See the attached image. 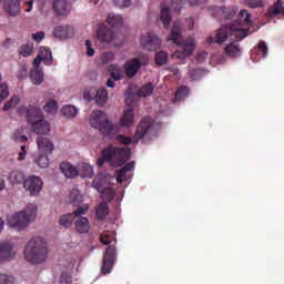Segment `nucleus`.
<instances>
[{
    "label": "nucleus",
    "instance_id": "nucleus-44",
    "mask_svg": "<svg viewBox=\"0 0 284 284\" xmlns=\"http://www.w3.org/2000/svg\"><path fill=\"white\" fill-rule=\"evenodd\" d=\"M70 201L73 203V205H77L83 201V196H81V193H79V190H72L70 193Z\"/></svg>",
    "mask_w": 284,
    "mask_h": 284
},
{
    "label": "nucleus",
    "instance_id": "nucleus-47",
    "mask_svg": "<svg viewBox=\"0 0 284 284\" xmlns=\"http://www.w3.org/2000/svg\"><path fill=\"white\" fill-rule=\"evenodd\" d=\"M12 139L18 143H26V141H28V136L23 135V131L21 130H16L12 135Z\"/></svg>",
    "mask_w": 284,
    "mask_h": 284
},
{
    "label": "nucleus",
    "instance_id": "nucleus-1",
    "mask_svg": "<svg viewBox=\"0 0 284 284\" xmlns=\"http://www.w3.org/2000/svg\"><path fill=\"white\" fill-rule=\"evenodd\" d=\"M250 26H252V14L250 11L242 9L236 20L230 24L222 26V28L215 32V36H210L206 41L207 43H217L219 45L225 43V41L232 39V37H234L236 41H243L245 37L252 34V32H250Z\"/></svg>",
    "mask_w": 284,
    "mask_h": 284
},
{
    "label": "nucleus",
    "instance_id": "nucleus-46",
    "mask_svg": "<svg viewBox=\"0 0 284 284\" xmlns=\"http://www.w3.org/2000/svg\"><path fill=\"white\" fill-rule=\"evenodd\" d=\"M19 105V99L17 97H12L4 105H3V112H8L9 110H12V108H17Z\"/></svg>",
    "mask_w": 284,
    "mask_h": 284
},
{
    "label": "nucleus",
    "instance_id": "nucleus-34",
    "mask_svg": "<svg viewBox=\"0 0 284 284\" xmlns=\"http://www.w3.org/2000/svg\"><path fill=\"white\" fill-rule=\"evenodd\" d=\"M270 17H276L277 14L284 16V2L281 0H277L273 7L268 9Z\"/></svg>",
    "mask_w": 284,
    "mask_h": 284
},
{
    "label": "nucleus",
    "instance_id": "nucleus-48",
    "mask_svg": "<svg viewBox=\"0 0 284 284\" xmlns=\"http://www.w3.org/2000/svg\"><path fill=\"white\" fill-rule=\"evenodd\" d=\"M257 49H258L260 54H262V57H264V58L267 57L268 49H267V44L265 43V41H260L257 44Z\"/></svg>",
    "mask_w": 284,
    "mask_h": 284
},
{
    "label": "nucleus",
    "instance_id": "nucleus-51",
    "mask_svg": "<svg viewBox=\"0 0 284 284\" xmlns=\"http://www.w3.org/2000/svg\"><path fill=\"white\" fill-rule=\"evenodd\" d=\"M113 3L114 6H116V8H129L132 1L131 0H113Z\"/></svg>",
    "mask_w": 284,
    "mask_h": 284
},
{
    "label": "nucleus",
    "instance_id": "nucleus-30",
    "mask_svg": "<svg viewBox=\"0 0 284 284\" xmlns=\"http://www.w3.org/2000/svg\"><path fill=\"white\" fill-rule=\"evenodd\" d=\"M153 92H154V84H152V82H148L136 91V94L138 97H142L145 99L148 97H152Z\"/></svg>",
    "mask_w": 284,
    "mask_h": 284
},
{
    "label": "nucleus",
    "instance_id": "nucleus-56",
    "mask_svg": "<svg viewBox=\"0 0 284 284\" xmlns=\"http://www.w3.org/2000/svg\"><path fill=\"white\" fill-rule=\"evenodd\" d=\"M85 45L88 57H94V49H92V42L90 40H87Z\"/></svg>",
    "mask_w": 284,
    "mask_h": 284
},
{
    "label": "nucleus",
    "instance_id": "nucleus-62",
    "mask_svg": "<svg viewBox=\"0 0 284 284\" xmlns=\"http://www.w3.org/2000/svg\"><path fill=\"white\" fill-rule=\"evenodd\" d=\"M41 61H43V58H41L39 54L36 57V59L33 60V65L34 68H39V65H41Z\"/></svg>",
    "mask_w": 284,
    "mask_h": 284
},
{
    "label": "nucleus",
    "instance_id": "nucleus-38",
    "mask_svg": "<svg viewBox=\"0 0 284 284\" xmlns=\"http://www.w3.org/2000/svg\"><path fill=\"white\" fill-rule=\"evenodd\" d=\"M32 52H34V44L30 41L19 48V54H21V57H31Z\"/></svg>",
    "mask_w": 284,
    "mask_h": 284
},
{
    "label": "nucleus",
    "instance_id": "nucleus-27",
    "mask_svg": "<svg viewBox=\"0 0 284 284\" xmlns=\"http://www.w3.org/2000/svg\"><path fill=\"white\" fill-rule=\"evenodd\" d=\"M187 97H190V89H187L185 85H182L175 91L173 103H181V101H184L187 99Z\"/></svg>",
    "mask_w": 284,
    "mask_h": 284
},
{
    "label": "nucleus",
    "instance_id": "nucleus-13",
    "mask_svg": "<svg viewBox=\"0 0 284 284\" xmlns=\"http://www.w3.org/2000/svg\"><path fill=\"white\" fill-rule=\"evenodd\" d=\"M239 9L235 7H215L213 9V17L219 19L220 21H224L227 19H234L236 17V12Z\"/></svg>",
    "mask_w": 284,
    "mask_h": 284
},
{
    "label": "nucleus",
    "instance_id": "nucleus-39",
    "mask_svg": "<svg viewBox=\"0 0 284 284\" xmlns=\"http://www.w3.org/2000/svg\"><path fill=\"white\" fill-rule=\"evenodd\" d=\"M30 79L34 85H41L43 83V71L32 70L30 73Z\"/></svg>",
    "mask_w": 284,
    "mask_h": 284
},
{
    "label": "nucleus",
    "instance_id": "nucleus-35",
    "mask_svg": "<svg viewBox=\"0 0 284 284\" xmlns=\"http://www.w3.org/2000/svg\"><path fill=\"white\" fill-rule=\"evenodd\" d=\"M105 103H108V89L100 88L97 92V104L103 106Z\"/></svg>",
    "mask_w": 284,
    "mask_h": 284
},
{
    "label": "nucleus",
    "instance_id": "nucleus-11",
    "mask_svg": "<svg viewBox=\"0 0 284 284\" xmlns=\"http://www.w3.org/2000/svg\"><path fill=\"white\" fill-rule=\"evenodd\" d=\"M140 43L143 50H146L148 52H156V50L161 48V39H159V37L152 32L142 34L140 38Z\"/></svg>",
    "mask_w": 284,
    "mask_h": 284
},
{
    "label": "nucleus",
    "instance_id": "nucleus-54",
    "mask_svg": "<svg viewBox=\"0 0 284 284\" xmlns=\"http://www.w3.org/2000/svg\"><path fill=\"white\" fill-rule=\"evenodd\" d=\"M263 6H265L263 0H248L250 8H263Z\"/></svg>",
    "mask_w": 284,
    "mask_h": 284
},
{
    "label": "nucleus",
    "instance_id": "nucleus-61",
    "mask_svg": "<svg viewBox=\"0 0 284 284\" xmlns=\"http://www.w3.org/2000/svg\"><path fill=\"white\" fill-rule=\"evenodd\" d=\"M190 6H203L205 3V0H187Z\"/></svg>",
    "mask_w": 284,
    "mask_h": 284
},
{
    "label": "nucleus",
    "instance_id": "nucleus-37",
    "mask_svg": "<svg viewBox=\"0 0 284 284\" xmlns=\"http://www.w3.org/2000/svg\"><path fill=\"white\" fill-rule=\"evenodd\" d=\"M59 223L62 227H72L74 223V213H68L60 217Z\"/></svg>",
    "mask_w": 284,
    "mask_h": 284
},
{
    "label": "nucleus",
    "instance_id": "nucleus-12",
    "mask_svg": "<svg viewBox=\"0 0 284 284\" xmlns=\"http://www.w3.org/2000/svg\"><path fill=\"white\" fill-rule=\"evenodd\" d=\"M23 187L31 196H39L43 190V180L37 175H30L24 180Z\"/></svg>",
    "mask_w": 284,
    "mask_h": 284
},
{
    "label": "nucleus",
    "instance_id": "nucleus-8",
    "mask_svg": "<svg viewBox=\"0 0 284 284\" xmlns=\"http://www.w3.org/2000/svg\"><path fill=\"white\" fill-rule=\"evenodd\" d=\"M184 3L183 0H171L169 3L163 2L161 4L160 21L163 23L164 28H170L172 23V12H181Z\"/></svg>",
    "mask_w": 284,
    "mask_h": 284
},
{
    "label": "nucleus",
    "instance_id": "nucleus-36",
    "mask_svg": "<svg viewBox=\"0 0 284 284\" xmlns=\"http://www.w3.org/2000/svg\"><path fill=\"white\" fill-rule=\"evenodd\" d=\"M61 113L63 116H67V119H74V116L79 114V110H77V106L69 104L62 108Z\"/></svg>",
    "mask_w": 284,
    "mask_h": 284
},
{
    "label": "nucleus",
    "instance_id": "nucleus-10",
    "mask_svg": "<svg viewBox=\"0 0 284 284\" xmlns=\"http://www.w3.org/2000/svg\"><path fill=\"white\" fill-rule=\"evenodd\" d=\"M148 63H150V61L145 57H136L128 60L124 63V71L126 77L129 79L136 77L141 68H143V65H148Z\"/></svg>",
    "mask_w": 284,
    "mask_h": 284
},
{
    "label": "nucleus",
    "instance_id": "nucleus-4",
    "mask_svg": "<svg viewBox=\"0 0 284 284\" xmlns=\"http://www.w3.org/2000/svg\"><path fill=\"white\" fill-rule=\"evenodd\" d=\"M102 158L98 159V168H103L105 162L112 163L119 168L132 159V150L128 146L116 148L112 144L108 145L101 153Z\"/></svg>",
    "mask_w": 284,
    "mask_h": 284
},
{
    "label": "nucleus",
    "instance_id": "nucleus-18",
    "mask_svg": "<svg viewBox=\"0 0 284 284\" xmlns=\"http://www.w3.org/2000/svg\"><path fill=\"white\" fill-rule=\"evenodd\" d=\"M97 34L98 39L104 43H110L114 39V31L105 24L99 27Z\"/></svg>",
    "mask_w": 284,
    "mask_h": 284
},
{
    "label": "nucleus",
    "instance_id": "nucleus-53",
    "mask_svg": "<svg viewBox=\"0 0 284 284\" xmlns=\"http://www.w3.org/2000/svg\"><path fill=\"white\" fill-rule=\"evenodd\" d=\"M114 61V53L106 52L102 55V63H112Z\"/></svg>",
    "mask_w": 284,
    "mask_h": 284
},
{
    "label": "nucleus",
    "instance_id": "nucleus-31",
    "mask_svg": "<svg viewBox=\"0 0 284 284\" xmlns=\"http://www.w3.org/2000/svg\"><path fill=\"white\" fill-rule=\"evenodd\" d=\"M38 55L42 59L44 65H52V51L49 48L41 47Z\"/></svg>",
    "mask_w": 284,
    "mask_h": 284
},
{
    "label": "nucleus",
    "instance_id": "nucleus-43",
    "mask_svg": "<svg viewBox=\"0 0 284 284\" xmlns=\"http://www.w3.org/2000/svg\"><path fill=\"white\" fill-rule=\"evenodd\" d=\"M36 163L39 168H48L50 165V159H48V154L41 153V155L36 160Z\"/></svg>",
    "mask_w": 284,
    "mask_h": 284
},
{
    "label": "nucleus",
    "instance_id": "nucleus-21",
    "mask_svg": "<svg viewBox=\"0 0 284 284\" xmlns=\"http://www.w3.org/2000/svg\"><path fill=\"white\" fill-rule=\"evenodd\" d=\"M60 170L67 179H75V176H79L78 169L72 165L70 162H62L60 165Z\"/></svg>",
    "mask_w": 284,
    "mask_h": 284
},
{
    "label": "nucleus",
    "instance_id": "nucleus-63",
    "mask_svg": "<svg viewBox=\"0 0 284 284\" xmlns=\"http://www.w3.org/2000/svg\"><path fill=\"white\" fill-rule=\"evenodd\" d=\"M185 22L189 26V30H194V18H189Z\"/></svg>",
    "mask_w": 284,
    "mask_h": 284
},
{
    "label": "nucleus",
    "instance_id": "nucleus-32",
    "mask_svg": "<svg viewBox=\"0 0 284 284\" xmlns=\"http://www.w3.org/2000/svg\"><path fill=\"white\" fill-rule=\"evenodd\" d=\"M108 214H110V207L108 206L106 203H100L97 211H95V216L99 221H103L104 219L108 217Z\"/></svg>",
    "mask_w": 284,
    "mask_h": 284
},
{
    "label": "nucleus",
    "instance_id": "nucleus-60",
    "mask_svg": "<svg viewBox=\"0 0 284 284\" xmlns=\"http://www.w3.org/2000/svg\"><path fill=\"white\" fill-rule=\"evenodd\" d=\"M92 186L95 187V190H98V192H103V186L101 185V182L94 180L92 182Z\"/></svg>",
    "mask_w": 284,
    "mask_h": 284
},
{
    "label": "nucleus",
    "instance_id": "nucleus-15",
    "mask_svg": "<svg viewBox=\"0 0 284 284\" xmlns=\"http://www.w3.org/2000/svg\"><path fill=\"white\" fill-rule=\"evenodd\" d=\"M37 145L41 154H52L54 152V143L48 138L38 136Z\"/></svg>",
    "mask_w": 284,
    "mask_h": 284
},
{
    "label": "nucleus",
    "instance_id": "nucleus-59",
    "mask_svg": "<svg viewBox=\"0 0 284 284\" xmlns=\"http://www.w3.org/2000/svg\"><path fill=\"white\" fill-rule=\"evenodd\" d=\"M196 59H197L199 63H203V61H205V59H207V53L201 52L197 54Z\"/></svg>",
    "mask_w": 284,
    "mask_h": 284
},
{
    "label": "nucleus",
    "instance_id": "nucleus-25",
    "mask_svg": "<svg viewBox=\"0 0 284 284\" xmlns=\"http://www.w3.org/2000/svg\"><path fill=\"white\" fill-rule=\"evenodd\" d=\"M94 174V169L92 165L88 163H82L78 168V176H81L82 179H90Z\"/></svg>",
    "mask_w": 284,
    "mask_h": 284
},
{
    "label": "nucleus",
    "instance_id": "nucleus-2",
    "mask_svg": "<svg viewBox=\"0 0 284 284\" xmlns=\"http://www.w3.org/2000/svg\"><path fill=\"white\" fill-rule=\"evenodd\" d=\"M20 116H24L36 134H49L50 123L45 121L43 111L39 106H20L17 110Z\"/></svg>",
    "mask_w": 284,
    "mask_h": 284
},
{
    "label": "nucleus",
    "instance_id": "nucleus-41",
    "mask_svg": "<svg viewBox=\"0 0 284 284\" xmlns=\"http://www.w3.org/2000/svg\"><path fill=\"white\" fill-rule=\"evenodd\" d=\"M101 194H102V197L105 199V201H113L114 196H116V193L112 187H104Z\"/></svg>",
    "mask_w": 284,
    "mask_h": 284
},
{
    "label": "nucleus",
    "instance_id": "nucleus-19",
    "mask_svg": "<svg viewBox=\"0 0 284 284\" xmlns=\"http://www.w3.org/2000/svg\"><path fill=\"white\" fill-rule=\"evenodd\" d=\"M108 119V115L105 114V112L103 111H93L90 119H89V123L91 125V128H94L95 130H98V128H100V125Z\"/></svg>",
    "mask_w": 284,
    "mask_h": 284
},
{
    "label": "nucleus",
    "instance_id": "nucleus-17",
    "mask_svg": "<svg viewBox=\"0 0 284 284\" xmlns=\"http://www.w3.org/2000/svg\"><path fill=\"white\" fill-rule=\"evenodd\" d=\"M74 34V29L70 26H58L53 29L54 39H70Z\"/></svg>",
    "mask_w": 284,
    "mask_h": 284
},
{
    "label": "nucleus",
    "instance_id": "nucleus-7",
    "mask_svg": "<svg viewBox=\"0 0 284 284\" xmlns=\"http://www.w3.org/2000/svg\"><path fill=\"white\" fill-rule=\"evenodd\" d=\"M100 243L103 245H110L105 252L102 260V273L110 274L112 272V267H114V261H116V240L114 236L104 233L100 236Z\"/></svg>",
    "mask_w": 284,
    "mask_h": 284
},
{
    "label": "nucleus",
    "instance_id": "nucleus-57",
    "mask_svg": "<svg viewBox=\"0 0 284 284\" xmlns=\"http://www.w3.org/2000/svg\"><path fill=\"white\" fill-rule=\"evenodd\" d=\"M27 155H28V151L26 150V145H22L21 151L18 154V161H26Z\"/></svg>",
    "mask_w": 284,
    "mask_h": 284
},
{
    "label": "nucleus",
    "instance_id": "nucleus-40",
    "mask_svg": "<svg viewBox=\"0 0 284 284\" xmlns=\"http://www.w3.org/2000/svg\"><path fill=\"white\" fill-rule=\"evenodd\" d=\"M43 110L44 112H47V114H51V116H54L58 110L57 101L50 100L44 104Z\"/></svg>",
    "mask_w": 284,
    "mask_h": 284
},
{
    "label": "nucleus",
    "instance_id": "nucleus-58",
    "mask_svg": "<svg viewBox=\"0 0 284 284\" xmlns=\"http://www.w3.org/2000/svg\"><path fill=\"white\" fill-rule=\"evenodd\" d=\"M111 77H112L113 81H121V79H123V73H121L119 71H112Z\"/></svg>",
    "mask_w": 284,
    "mask_h": 284
},
{
    "label": "nucleus",
    "instance_id": "nucleus-50",
    "mask_svg": "<svg viewBox=\"0 0 284 284\" xmlns=\"http://www.w3.org/2000/svg\"><path fill=\"white\" fill-rule=\"evenodd\" d=\"M116 141L122 143V145H130V143H132V138L119 134L116 135Z\"/></svg>",
    "mask_w": 284,
    "mask_h": 284
},
{
    "label": "nucleus",
    "instance_id": "nucleus-45",
    "mask_svg": "<svg viewBox=\"0 0 284 284\" xmlns=\"http://www.w3.org/2000/svg\"><path fill=\"white\" fill-rule=\"evenodd\" d=\"M17 282V278L14 275L10 274H0V284H14Z\"/></svg>",
    "mask_w": 284,
    "mask_h": 284
},
{
    "label": "nucleus",
    "instance_id": "nucleus-52",
    "mask_svg": "<svg viewBox=\"0 0 284 284\" xmlns=\"http://www.w3.org/2000/svg\"><path fill=\"white\" fill-rule=\"evenodd\" d=\"M32 39L33 41H36L37 43H41V41H43V39H45V32L43 31H39L37 33L32 34Z\"/></svg>",
    "mask_w": 284,
    "mask_h": 284
},
{
    "label": "nucleus",
    "instance_id": "nucleus-64",
    "mask_svg": "<svg viewBox=\"0 0 284 284\" xmlns=\"http://www.w3.org/2000/svg\"><path fill=\"white\" fill-rule=\"evenodd\" d=\"M116 84L114 83V80H112L111 78L108 79L106 81V88H114Z\"/></svg>",
    "mask_w": 284,
    "mask_h": 284
},
{
    "label": "nucleus",
    "instance_id": "nucleus-23",
    "mask_svg": "<svg viewBox=\"0 0 284 284\" xmlns=\"http://www.w3.org/2000/svg\"><path fill=\"white\" fill-rule=\"evenodd\" d=\"M4 10L10 17H17L20 12L19 0H4Z\"/></svg>",
    "mask_w": 284,
    "mask_h": 284
},
{
    "label": "nucleus",
    "instance_id": "nucleus-28",
    "mask_svg": "<svg viewBox=\"0 0 284 284\" xmlns=\"http://www.w3.org/2000/svg\"><path fill=\"white\" fill-rule=\"evenodd\" d=\"M9 181L12 185H21V183H26V175L21 171H12L9 174Z\"/></svg>",
    "mask_w": 284,
    "mask_h": 284
},
{
    "label": "nucleus",
    "instance_id": "nucleus-22",
    "mask_svg": "<svg viewBox=\"0 0 284 284\" xmlns=\"http://www.w3.org/2000/svg\"><path fill=\"white\" fill-rule=\"evenodd\" d=\"M134 170V161L129 162L125 166H123L116 174L118 183H123V181H128L130 179V172Z\"/></svg>",
    "mask_w": 284,
    "mask_h": 284
},
{
    "label": "nucleus",
    "instance_id": "nucleus-3",
    "mask_svg": "<svg viewBox=\"0 0 284 284\" xmlns=\"http://www.w3.org/2000/svg\"><path fill=\"white\" fill-rule=\"evenodd\" d=\"M48 242L43 237H32L24 247V258L31 265H41L48 261Z\"/></svg>",
    "mask_w": 284,
    "mask_h": 284
},
{
    "label": "nucleus",
    "instance_id": "nucleus-42",
    "mask_svg": "<svg viewBox=\"0 0 284 284\" xmlns=\"http://www.w3.org/2000/svg\"><path fill=\"white\" fill-rule=\"evenodd\" d=\"M155 63L158 65H165L168 63V52L160 51L155 54Z\"/></svg>",
    "mask_w": 284,
    "mask_h": 284
},
{
    "label": "nucleus",
    "instance_id": "nucleus-9",
    "mask_svg": "<svg viewBox=\"0 0 284 284\" xmlns=\"http://www.w3.org/2000/svg\"><path fill=\"white\" fill-rule=\"evenodd\" d=\"M152 134H154V122H152V118L145 116L139 123L133 141L139 143L143 139H152Z\"/></svg>",
    "mask_w": 284,
    "mask_h": 284
},
{
    "label": "nucleus",
    "instance_id": "nucleus-55",
    "mask_svg": "<svg viewBox=\"0 0 284 284\" xmlns=\"http://www.w3.org/2000/svg\"><path fill=\"white\" fill-rule=\"evenodd\" d=\"M88 210H89V206H80L72 214H73L74 219H77V216H83V214H85L88 212Z\"/></svg>",
    "mask_w": 284,
    "mask_h": 284
},
{
    "label": "nucleus",
    "instance_id": "nucleus-20",
    "mask_svg": "<svg viewBox=\"0 0 284 284\" xmlns=\"http://www.w3.org/2000/svg\"><path fill=\"white\" fill-rule=\"evenodd\" d=\"M98 130L103 134L104 136H112L113 134H116V126L110 121L108 118L104 120L103 123L98 126Z\"/></svg>",
    "mask_w": 284,
    "mask_h": 284
},
{
    "label": "nucleus",
    "instance_id": "nucleus-29",
    "mask_svg": "<svg viewBox=\"0 0 284 284\" xmlns=\"http://www.w3.org/2000/svg\"><path fill=\"white\" fill-rule=\"evenodd\" d=\"M106 23L111 28H121L123 27V18L119 14L109 13L106 18Z\"/></svg>",
    "mask_w": 284,
    "mask_h": 284
},
{
    "label": "nucleus",
    "instance_id": "nucleus-14",
    "mask_svg": "<svg viewBox=\"0 0 284 284\" xmlns=\"http://www.w3.org/2000/svg\"><path fill=\"white\" fill-rule=\"evenodd\" d=\"M72 7L68 0H54L53 1V11L58 17H68L70 14Z\"/></svg>",
    "mask_w": 284,
    "mask_h": 284
},
{
    "label": "nucleus",
    "instance_id": "nucleus-5",
    "mask_svg": "<svg viewBox=\"0 0 284 284\" xmlns=\"http://www.w3.org/2000/svg\"><path fill=\"white\" fill-rule=\"evenodd\" d=\"M37 212L36 204H28L24 210L8 217V225L14 230H26L37 219Z\"/></svg>",
    "mask_w": 284,
    "mask_h": 284
},
{
    "label": "nucleus",
    "instance_id": "nucleus-26",
    "mask_svg": "<svg viewBox=\"0 0 284 284\" xmlns=\"http://www.w3.org/2000/svg\"><path fill=\"white\" fill-rule=\"evenodd\" d=\"M75 230L80 234H88L90 232V221L88 217H80L75 221Z\"/></svg>",
    "mask_w": 284,
    "mask_h": 284
},
{
    "label": "nucleus",
    "instance_id": "nucleus-49",
    "mask_svg": "<svg viewBox=\"0 0 284 284\" xmlns=\"http://www.w3.org/2000/svg\"><path fill=\"white\" fill-rule=\"evenodd\" d=\"M10 95V91L8 90L7 84H0V101H3V99H8Z\"/></svg>",
    "mask_w": 284,
    "mask_h": 284
},
{
    "label": "nucleus",
    "instance_id": "nucleus-16",
    "mask_svg": "<svg viewBox=\"0 0 284 284\" xmlns=\"http://www.w3.org/2000/svg\"><path fill=\"white\" fill-rule=\"evenodd\" d=\"M17 253L12 250L10 242L0 243V263L3 261H12Z\"/></svg>",
    "mask_w": 284,
    "mask_h": 284
},
{
    "label": "nucleus",
    "instance_id": "nucleus-6",
    "mask_svg": "<svg viewBox=\"0 0 284 284\" xmlns=\"http://www.w3.org/2000/svg\"><path fill=\"white\" fill-rule=\"evenodd\" d=\"M168 41H172L175 45H182V51H178L172 54L173 59H185L194 52V42L183 43V37L181 36V21L179 20L173 23Z\"/></svg>",
    "mask_w": 284,
    "mask_h": 284
},
{
    "label": "nucleus",
    "instance_id": "nucleus-33",
    "mask_svg": "<svg viewBox=\"0 0 284 284\" xmlns=\"http://www.w3.org/2000/svg\"><path fill=\"white\" fill-rule=\"evenodd\" d=\"M225 52L229 57H239L241 54V47H239V40L235 39V42H232L225 47Z\"/></svg>",
    "mask_w": 284,
    "mask_h": 284
},
{
    "label": "nucleus",
    "instance_id": "nucleus-24",
    "mask_svg": "<svg viewBox=\"0 0 284 284\" xmlns=\"http://www.w3.org/2000/svg\"><path fill=\"white\" fill-rule=\"evenodd\" d=\"M120 124L122 128H132V125H134V110H125L123 116L120 120Z\"/></svg>",
    "mask_w": 284,
    "mask_h": 284
}]
</instances>
